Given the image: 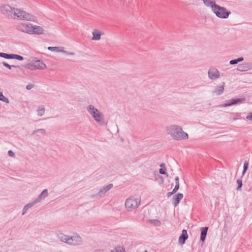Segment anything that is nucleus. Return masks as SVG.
<instances>
[{
  "mask_svg": "<svg viewBox=\"0 0 252 252\" xmlns=\"http://www.w3.org/2000/svg\"><path fill=\"white\" fill-rule=\"evenodd\" d=\"M159 166L161 168H166L165 165L164 163H161Z\"/></svg>",
  "mask_w": 252,
  "mask_h": 252,
  "instance_id": "44",
  "label": "nucleus"
},
{
  "mask_svg": "<svg viewBox=\"0 0 252 252\" xmlns=\"http://www.w3.org/2000/svg\"><path fill=\"white\" fill-rule=\"evenodd\" d=\"M224 86L225 83L223 82L221 86H217L216 87L215 90L213 92V93L217 95H220L224 91Z\"/></svg>",
  "mask_w": 252,
  "mask_h": 252,
  "instance_id": "17",
  "label": "nucleus"
},
{
  "mask_svg": "<svg viewBox=\"0 0 252 252\" xmlns=\"http://www.w3.org/2000/svg\"><path fill=\"white\" fill-rule=\"evenodd\" d=\"M183 194L181 193H178L173 196L172 203L175 207L178 206L180 201L183 199Z\"/></svg>",
  "mask_w": 252,
  "mask_h": 252,
  "instance_id": "11",
  "label": "nucleus"
},
{
  "mask_svg": "<svg viewBox=\"0 0 252 252\" xmlns=\"http://www.w3.org/2000/svg\"><path fill=\"white\" fill-rule=\"evenodd\" d=\"M149 221L155 226H160L161 224L160 221L158 220H150Z\"/></svg>",
  "mask_w": 252,
  "mask_h": 252,
  "instance_id": "29",
  "label": "nucleus"
},
{
  "mask_svg": "<svg viewBox=\"0 0 252 252\" xmlns=\"http://www.w3.org/2000/svg\"><path fill=\"white\" fill-rule=\"evenodd\" d=\"M237 183L238 184V187L236 188L237 190H241V188L243 186L242 181L241 179H238L237 180Z\"/></svg>",
  "mask_w": 252,
  "mask_h": 252,
  "instance_id": "32",
  "label": "nucleus"
},
{
  "mask_svg": "<svg viewBox=\"0 0 252 252\" xmlns=\"http://www.w3.org/2000/svg\"><path fill=\"white\" fill-rule=\"evenodd\" d=\"M15 9L8 4H3L0 7V11L3 15L11 18L13 17Z\"/></svg>",
  "mask_w": 252,
  "mask_h": 252,
  "instance_id": "6",
  "label": "nucleus"
},
{
  "mask_svg": "<svg viewBox=\"0 0 252 252\" xmlns=\"http://www.w3.org/2000/svg\"><path fill=\"white\" fill-rule=\"evenodd\" d=\"M48 195V190L44 189L38 197L34 200L36 203L40 202L43 199L45 198Z\"/></svg>",
  "mask_w": 252,
  "mask_h": 252,
  "instance_id": "16",
  "label": "nucleus"
},
{
  "mask_svg": "<svg viewBox=\"0 0 252 252\" xmlns=\"http://www.w3.org/2000/svg\"><path fill=\"white\" fill-rule=\"evenodd\" d=\"M249 161L245 160L244 163V166H243V170L242 172V175H244L247 171L248 170V167H249Z\"/></svg>",
  "mask_w": 252,
  "mask_h": 252,
  "instance_id": "26",
  "label": "nucleus"
},
{
  "mask_svg": "<svg viewBox=\"0 0 252 252\" xmlns=\"http://www.w3.org/2000/svg\"><path fill=\"white\" fill-rule=\"evenodd\" d=\"M140 203V200L133 197H129L125 202V206L128 211L136 208Z\"/></svg>",
  "mask_w": 252,
  "mask_h": 252,
  "instance_id": "5",
  "label": "nucleus"
},
{
  "mask_svg": "<svg viewBox=\"0 0 252 252\" xmlns=\"http://www.w3.org/2000/svg\"><path fill=\"white\" fill-rule=\"evenodd\" d=\"M32 26V24L30 23H21L17 26L16 29L20 32L31 34Z\"/></svg>",
  "mask_w": 252,
  "mask_h": 252,
  "instance_id": "7",
  "label": "nucleus"
},
{
  "mask_svg": "<svg viewBox=\"0 0 252 252\" xmlns=\"http://www.w3.org/2000/svg\"><path fill=\"white\" fill-rule=\"evenodd\" d=\"M174 193L175 192H173V191L172 190L171 192H169L167 193V197H169Z\"/></svg>",
  "mask_w": 252,
  "mask_h": 252,
  "instance_id": "41",
  "label": "nucleus"
},
{
  "mask_svg": "<svg viewBox=\"0 0 252 252\" xmlns=\"http://www.w3.org/2000/svg\"><path fill=\"white\" fill-rule=\"evenodd\" d=\"M111 252H126L125 251V249H124L123 251H118V250L116 249V250H111Z\"/></svg>",
  "mask_w": 252,
  "mask_h": 252,
  "instance_id": "42",
  "label": "nucleus"
},
{
  "mask_svg": "<svg viewBox=\"0 0 252 252\" xmlns=\"http://www.w3.org/2000/svg\"><path fill=\"white\" fill-rule=\"evenodd\" d=\"M108 191H106V189L104 186L102 188L100 189L97 193L99 196H101L103 194H104Z\"/></svg>",
  "mask_w": 252,
  "mask_h": 252,
  "instance_id": "30",
  "label": "nucleus"
},
{
  "mask_svg": "<svg viewBox=\"0 0 252 252\" xmlns=\"http://www.w3.org/2000/svg\"><path fill=\"white\" fill-rule=\"evenodd\" d=\"M33 87H34L33 85H32V84H28V85H27L26 89L27 90H31V89H32Z\"/></svg>",
  "mask_w": 252,
  "mask_h": 252,
  "instance_id": "40",
  "label": "nucleus"
},
{
  "mask_svg": "<svg viewBox=\"0 0 252 252\" xmlns=\"http://www.w3.org/2000/svg\"><path fill=\"white\" fill-rule=\"evenodd\" d=\"M0 57L3 58L5 59H12L13 54H7L0 52Z\"/></svg>",
  "mask_w": 252,
  "mask_h": 252,
  "instance_id": "23",
  "label": "nucleus"
},
{
  "mask_svg": "<svg viewBox=\"0 0 252 252\" xmlns=\"http://www.w3.org/2000/svg\"><path fill=\"white\" fill-rule=\"evenodd\" d=\"M246 119L252 121V113H249L246 117Z\"/></svg>",
  "mask_w": 252,
  "mask_h": 252,
  "instance_id": "39",
  "label": "nucleus"
},
{
  "mask_svg": "<svg viewBox=\"0 0 252 252\" xmlns=\"http://www.w3.org/2000/svg\"><path fill=\"white\" fill-rule=\"evenodd\" d=\"M38 131H40L41 132V133L43 135H45L46 134V130L45 129H43V128H39V129H36L35 130H34L32 134H34L35 132H38Z\"/></svg>",
  "mask_w": 252,
  "mask_h": 252,
  "instance_id": "33",
  "label": "nucleus"
},
{
  "mask_svg": "<svg viewBox=\"0 0 252 252\" xmlns=\"http://www.w3.org/2000/svg\"><path fill=\"white\" fill-rule=\"evenodd\" d=\"M101 33L97 32H93V37L92 40H98L100 39Z\"/></svg>",
  "mask_w": 252,
  "mask_h": 252,
  "instance_id": "24",
  "label": "nucleus"
},
{
  "mask_svg": "<svg viewBox=\"0 0 252 252\" xmlns=\"http://www.w3.org/2000/svg\"><path fill=\"white\" fill-rule=\"evenodd\" d=\"M159 173L160 174H163V175H167V172H166V168H160L159 170Z\"/></svg>",
  "mask_w": 252,
  "mask_h": 252,
  "instance_id": "35",
  "label": "nucleus"
},
{
  "mask_svg": "<svg viewBox=\"0 0 252 252\" xmlns=\"http://www.w3.org/2000/svg\"><path fill=\"white\" fill-rule=\"evenodd\" d=\"M32 66H33L36 69L41 70L45 69L46 68V65L44 63L40 60L35 61Z\"/></svg>",
  "mask_w": 252,
  "mask_h": 252,
  "instance_id": "14",
  "label": "nucleus"
},
{
  "mask_svg": "<svg viewBox=\"0 0 252 252\" xmlns=\"http://www.w3.org/2000/svg\"><path fill=\"white\" fill-rule=\"evenodd\" d=\"M217 17L220 19H227L231 12L224 7L217 4L212 10Z\"/></svg>",
  "mask_w": 252,
  "mask_h": 252,
  "instance_id": "3",
  "label": "nucleus"
},
{
  "mask_svg": "<svg viewBox=\"0 0 252 252\" xmlns=\"http://www.w3.org/2000/svg\"><path fill=\"white\" fill-rule=\"evenodd\" d=\"M43 31L44 30L42 27L32 25V32H31V34H34L37 35H41L43 33Z\"/></svg>",
  "mask_w": 252,
  "mask_h": 252,
  "instance_id": "13",
  "label": "nucleus"
},
{
  "mask_svg": "<svg viewBox=\"0 0 252 252\" xmlns=\"http://www.w3.org/2000/svg\"><path fill=\"white\" fill-rule=\"evenodd\" d=\"M189 237L187 230L183 229L182 231V234L180 236L178 240V243L180 245H183L186 243V240Z\"/></svg>",
  "mask_w": 252,
  "mask_h": 252,
  "instance_id": "12",
  "label": "nucleus"
},
{
  "mask_svg": "<svg viewBox=\"0 0 252 252\" xmlns=\"http://www.w3.org/2000/svg\"><path fill=\"white\" fill-rule=\"evenodd\" d=\"M58 237L61 241L67 244L69 236L61 233L58 235Z\"/></svg>",
  "mask_w": 252,
  "mask_h": 252,
  "instance_id": "19",
  "label": "nucleus"
},
{
  "mask_svg": "<svg viewBox=\"0 0 252 252\" xmlns=\"http://www.w3.org/2000/svg\"><path fill=\"white\" fill-rule=\"evenodd\" d=\"M8 156L10 157H14L15 156V153L11 150L8 151Z\"/></svg>",
  "mask_w": 252,
  "mask_h": 252,
  "instance_id": "38",
  "label": "nucleus"
},
{
  "mask_svg": "<svg viewBox=\"0 0 252 252\" xmlns=\"http://www.w3.org/2000/svg\"><path fill=\"white\" fill-rule=\"evenodd\" d=\"M175 184H179V178L177 176L175 179Z\"/></svg>",
  "mask_w": 252,
  "mask_h": 252,
  "instance_id": "43",
  "label": "nucleus"
},
{
  "mask_svg": "<svg viewBox=\"0 0 252 252\" xmlns=\"http://www.w3.org/2000/svg\"><path fill=\"white\" fill-rule=\"evenodd\" d=\"M16 17L21 20L31 21L33 17V15L20 9L15 8L14 10L13 18L15 19Z\"/></svg>",
  "mask_w": 252,
  "mask_h": 252,
  "instance_id": "4",
  "label": "nucleus"
},
{
  "mask_svg": "<svg viewBox=\"0 0 252 252\" xmlns=\"http://www.w3.org/2000/svg\"><path fill=\"white\" fill-rule=\"evenodd\" d=\"M113 185L112 184H109L105 186V188L106 189V191L109 190L112 187Z\"/></svg>",
  "mask_w": 252,
  "mask_h": 252,
  "instance_id": "37",
  "label": "nucleus"
},
{
  "mask_svg": "<svg viewBox=\"0 0 252 252\" xmlns=\"http://www.w3.org/2000/svg\"><path fill=\"white\" fill-rule=\"evenodd\" d=\"M0 252H1V251H0Z\"/></svg>",
  "mask_w": 252,
  "mask_h": 252,
  "instance_id": "47",
  "label": "nucleus"
},
{
  "mask_svg": "<svg viewBox=\"0 0 252 252\" xmlns=\"http://www.w3.org/2000/svg\"><path fill=\"white\" fill-rule=\"evenodd\" d=\"M2 63L4 66H5V67H7L9 69H11L12 67L17 68V67H19L18 65H10L8 63H7L4 62H3Z\"/></svg>",
  "mask_w": 252,
  "mask_h": 252,
  "instance_id": "28",
  "label": "nucleus"
},
{
  "mask_svg": "<svg viewBox=\"0 0 252 252\" xmlns=\"http://www.w3.org/2000/svg\"><path fill=\"white\" fill-rule=\"evenodd\" d=\"M204 4L207 6L211 7L212 10L215 8L217 5L216 1L214 0H202Z\"/></svg>",
  "mask_w": 252,
  "mask_h": 252,
  "instance_id": "18",
  "label": "nucleus"
},
{
  "mask_svg": "<svg viewBox=\"0 0 252 252\" xmlns=\"http://www.w3.org/2000/svg\"><path fill=\"white\" fill-rule=\"evenodd\" d=\"M180 184H175V186L173 189V192L176 193L179 189Z\"/></svg>",
  "mask_w": 252,
  "mask_h": 252,
  "instance_id": "36",
  "label": "nucleus"
},
{
  "mask_svg": "<svg viewBox=\"0 0 252 252\" xmlns=\"http://www.w3.org/2000/svg\"><path fill=\"white\" fill-rule=\"evenodd\" d=\"M12 59H16L19 61H23L24 60V57L19 55L13 54Z\"/></svg>",
  "mask_w": 252,
  "mask_h": 252,
  "instance_id": "31",
  "label": "nucleus"
},
{
  "mask_svg": "<svg viewBox=\"0 0 252 252\" xmlns=\"http://www.w3.org/2000/svg\"><path fill=\"white\" fill-rule=\"evenodd\" d=\"M244 61L243 57H240L236 59H234L230 61L229 63L231 65L236 64L239 62H241Z\"/></svg>",
  "mask_w": 252,
  "mask_h": 252,
  "instance_id": "25",
  "label": "nucleus"
},
{
  "mask_svg": "<svg viewBox=\"0 0 252 252\" xmlns=\"http://www.w3.org/2000/svg\"><path fill=\"white\" fill-rule=\"evenodd\" d=\"M249 66L248 64L247 63H242L239 64L237 66V70L240 71H244L247 70L249 68Z\"/></svg>",
  "mask_w": 252,
  "mask_h": 252,
  "instance_id": "21",
  "label": "nucleus"
},
{
  "mask_svg": "<svg viewBox=\"0 0 252 252\" xmlns=\"http://www.w3.org/2000/svg\"><path fill=\"white\" fill-rule=\"evenodd\" d=\"M245 98H232L227 101L226 103L223 104V106L225 107L230 106L238 103H242L245 101Z\"/></svg>",
  "mask_w": 252,
  "mask_h": 252,
  "instance_id": "9",
  "label": "nucleus"
},
{
  "mask_svg": "<svg viewBox=\"0 0 252 252\" xmlns=\"http://www.w3.org/2000/svg\"><path fill=\"white\" fill-rule=\"evenodd\" d=\"M48 50L52 52H63V48L60 47H51L49 46L48 47Z\"/></svg>",
  "mask_w": 252,
  "mask_h": 252,
  "instance_id": "22",
  "label": "nucleus"
},
{
  "mask_svg": "<svg viewBox=\"0 0 252 252\" xmlns=\"http://www.w3.org/2000/svg\"><path fill=\"white\" fill-rule=\"evenodd\" d=\"M73 54H74L73 53H70V55H73Z\"/></svg>",
  "mask_w": 252,
  "mask_h": 252,
  "instance_id": "45",
  "label": "nucleus"
},
{
  "mask_svg": "<svg viewBox=\"0 0 252 252\" xmlns=\"http://www.w3.org/2000/svg\"><path fill=\"white\" fill-rule=\"evenodd\" d=\"M168 134L176 140H182L188 139V134L183 130L182 127L178 125H172L166 128Z\"/></svg>",
  "mask_w": 252,
  "mask_h": 252,
  "instance_id": "1",
  "label": "nucleus"
},
{
  "mask_svg": "<svg viewBox=\"0 0 252 252\" xmlns=\"http://www.w3.org/2000/svg\"><path fill=\"white\" fill-rule=\"evenodd\" d=\"M82 244V239L81 237L78 234L70 236L68 238L67 244L74 246H79Z\"/></svg>",
  "mask_w": 252,
  "mask_h": 252,
  "instance_id": "8",
  "label": "nucleus"
},
{
  "mask_svg": "<svg viewBox=\"0 0 252 252\" xmlns=\"http://www.w3.org/2000/svg\"><path fill=\"white\" fill-rule=\"evenodd\" d=\"M86 109L99 125L103 126L104 125L103 114L94 105H89L87 107Z\"/></svg>",
  "mask_w": 252,
  "mask_h": 252,
  "instance_id": "2",
  "label": "nucleus"
},
{
  "mask_svg": "<svg viewBox=\"0 0 252 252\" xmlns=\"http://www.w3.org/2000/svg\"><path fill=\"white\" fill-rule=\"evenodd\" d=\"M145 252H147V251H146Z\"/></svg>",
  "mask_w": 252,
  "mask_h": 252,
  "instance_id": "46",
  "label": "nucleus"
},
{
  "mask_svg": "<svg viewBox=\"0 0 252 252\" xmlns=\"http://www.w3.org/2000/svg\"><path fill=\"white\" fill-rule=\"evenodd\" d=\"M208 76L211 79L218 78L220 77V74L219 70L215 68H211L208 71Z\"/></svg>",
  "mask_w": 252,
  "mask_h": 252,
  "instance_id": "10",
  "label": "nucleus"
},
{
  "mask_svg": "<svg viewBox=\"0 0 252 252\" xmlns=\"http://www.w3.org/2000/svg\"><path fill=\"white\" fill-rule=\"evenodd\" d=\"M208 230V227H206V226L203 227L201 228V234H200V241L202 243V244L204 243V242L205 240V239H206V236L207 234Z\"/></svg>",
  "mask_w": 252,
  "mask_h": 252,
  "instance_id": "15",
  "label": "nucleus"
},
{
  "mask_svg": "<svg viewBox=\"0 0 252 252\" xmlns=\"http://www.w3.org/2000/svg\"><path fill=\"white\" fill-rule=\"evenodd\" d=\"M35 204H36L34 201L33 200L32 202H31V203H29L27 204H26L23 208V210H22V215H24L28 211V210L31 208L34 205H35Z\"/></svg>",
  "mask_w": 252,
  "mask_h": 252,
  "instance_id": "20",
  "label": "nucleus"
},
{
  "mask_svg": "<svg viewBox=\"0 0 252 252\" xmlns=\"http://www.w3.org/2000/svg\"><path fill=\"white\" fill-rule=\"evenodd\" d=\"M45 108L43 106H42L41 108H39L37 110V115L39 116H43L45 113Z\"/></svg>",
  "mask_w": 252,
  "mask_h": 252,
  "instance_id": "27",
  "label": "nucleus"
},
{
  "mask_svg": "<svg viewBox=\"0 0 252 252\" xmlns=\"http://www.w3.org/2000/svg\"><path fill=\"white\" fill-rule=\"evenodd\" d=\"M0 100L5 102V103H9V100L5 96H4L3 94H2L1 95H0Z\"/></svg>",
  "mask_w": 252,
  "mask_h": 252,
  "instance_id": "34",
  "label": "nucleus"
}]
</instances>
